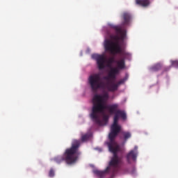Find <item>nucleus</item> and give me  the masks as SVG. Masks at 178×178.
I'll return each mask as SVG.
<instances>
[{
    "instance_id": "9d476101",
    "label": "nucleus",
    "mask_w": 178,
    "mask_h": 178,
    "mask_svg": "<svg viewBox=\"0 0 178 178\" xmlns=\"http://www.w3.org/2000/svg\"><path fill=\"white\" fill-rule=\"evenodd\" d=\"M122 26H129L131 20V15L129 13H124L122 14Z\"/></svg>"
},
{
    "instance_id": "6e6552de",
    "label": "nucleus",
    "mask_w": 178,
    "mask_h": 178,
    "mask_svg": "<svg viewBox=\"0 0 178 178\" xmlns=\"http://www.w3.org/2000/svg\"><path fill=\"white\" fill-rule=\"evenodd\" d=\"M92 58L96 60L98 69L99 70H104V68L105 67V61L106 60L105 55L97 54H92Z\"/></svg>"
},
{
    "instance_id": "f257e3e1",
    "label": "nucleus",
    "mask_w": 178,
    "mask_h": 178,
    "mask_svg": "<svg viewBox=\"0 0 178 178\" xmlns=\"http://www.w3.org/2000/svg\"><path fill=\"white\" fill-rule=\"evenodd\" d=\"M119 104H114L111 105H105L99 106V109H97L95 114L93 113H90V119L95 123V124H98L101 126L102 124V122L101 121V117L99 113H104L105 112V109L108 111L110 115H115L113 118V123L111 127V132L108 134V138L110 142L108 143V147L110 152H112L113 157L108 163V166L104 170H99L98 169L93 170L94 175H96L98 177H105L106 175H109V173H115L118 168H119V165L122 163V157L118 155V152L120 151V146H119L115 141V138L118 137V135L120 133L122 130V127L119 125V118L123 119V120H126L127 119V115L126 113L122 110H118Z\"/></svg>"
},
{
    "instance_id": "4468645a",
    "label": "nucleus",
    "mask_w": 178,
    "mask_h": 178,
    "mask_svg": "<svg viewBox=\"0 0 178 178\" xmlns=\"http://www.w3.org/2000/svg\"><path fill=\"white\" fill-rule=\"evenodd\" d=\"M118 60H115V57H110L107 60V66L111 67L113 63H116Z\"/></svg>"
},
{
    "instance_id": "6ab92c4d",
    "label": "nucleus",
    "mask_w": 178,
    "mask_h": 178,
    "mask_svg": "<svg viewBox=\"0 0 178 178\" xmlns=\"http://www.w3.org/2000/svg\"><path fill=\"white\" fill-rule=\"evenodd\" d=\"M104 80H106L107 81H111V78L109 77V75L108 76H104L103 77Z\"/></svg>"
},
{
    "instance_id": "ddd939ff",
    "label": "nucleus",
    "mask_w": 178,
    "mask_h": 178,
    "mask_svg": "<svg viewBox=\"0 0 178 178\" xmlns=\"http://www.w3.org/2000/svg\"><path fill=\"white\" fill-rule=\"evenodd\" d=\"M161 69H162V63H159L150 67L149 70L150 72H159Z\"/></svg>"
},
{
    "instance_id": "a211bd4d",
    "label": "nucleus",
    "mask_w": 178,
    "mask_h": 178,
    "mask_svg": "<svg viewBox=\"0 0 178 178\" xmlns=\"http://www.w3.org/2000/svg\"><path fill=\"white\" fill-rule=\"evenodd\" d=\"M103 119H104V120H108V119H109V117L108 116V115H106V114H104L103 115Z\"/></svg>"
},
{
    "instance_id": "9b49d317",
    "label": "nucleus",
    "mask_w": 178,
    "mask_h": 178,
    "mask_svg": "<svg viewBox=\"0 0 178 178\" xmlns=\"http://www.w3.org/2000/svg\"><path fill=\"white\" fill-rule=\"evenodd\" d=\"M120 140H123L124 143H127L129 138H131V133L129 131H122L120 136Z\"/></svg>"
},
{
    "instance_id": "dca6fc26",
    "label": "nucleus",
    "mask_w": 178,
    "mask_h": 178,
    "mask_svg": "<svg viewBox=\"0 0 178 178\" xmlns=\"http://www.w3.org/2000/svg\"><path fill=\"white\" fill-rule=\"evenodd\" d=\"M170 62H171L172 66H173L174 67L178 68V60H171Z\"/></svg>"
},
{
    "instance_id": "f03ea898",
    "label": "nucleus",
    "mask_w": 178,
    "mask_h": 178,
    "mask_svg": "<svg viewBox=\"0 0 178 178\" xmlns=\"http://www.w3.org/2000/svg\"><path fill=\"white\" fill-rule=\"evenodd\" d=\"M127 79L128 77L125 76L117 83L113 81H108L105 85V83H104L101 79V74L97 73L93 74L89 76L88 83L93 92H97L99 88H102V90H105V88H106L108 91L115 92V91H118L119 87H120L122 84H124V82L127 81Z\"/></svg>"
},
{
    "instance_id": "20e7f679",
    "label": "nucleus",
    "mask_w": 178,
    "mask_h": 178,
    "mask_svg": "<svg viewBox=\"0 0 178 178\" xmlns=\"http://www.w3.org/2000/svg\"><path fill=\"white\" fill-rule=\"evenodd\" d=\"M104 50L111 55L121 54L122 56H129V53L123 51L119 43L113 42L112 40L106 39L104 42Z\"/></svg>"
},
{
    "instance_id": "0eeeda50",
    "label": "nucleus",
    "mask_w": 178,
    "mask_h": 178,
    "mask_svg": "<svg viewBox=\"0 0 178 178\" xmlns=\"http://www.w3.org/2000/svg\"><path fill=\"white\" fill-rule=\"evenodd\" d=\"M110 27L115 30L117 35H113L111 33H108L111 40H113L114 41H118L122 40H124L126 38V30H123L122 27L119 26H115L113 24H110Z\"/></svg>"
},
{
    "instance_id": "39448f33",
    "label": "nucleus",
    "mask_w": 178,
    "mask_h": 178,
    "mask_svg": "<svg viewBox=\"0 0 178 178\" xmlns=\"http://www.w3.org/2000/svg\"><path fill=\"white\" fill-rule=\"evenodd\" d=\"M109 99V94L108 92H105L102 95H95L92 99L93 106L92 108V112L93 115L97 112L98 109H99V106L102 105L105 106V104H106V101Z\"/></svg>"
},
{
    "instance_id": "f3484780",
    "label": "nucleus",
    "mask_w": 178,
    "mask_h": 178,
    "mask_svg": "<svg viewBox=\"0 0 178 178\" xmlns=\"http://www.w3.org/2000/svg\"><path fill=\"white\" fill-rule=\"evenodd\" d=\"M54 176H55V170H54V169H51L49 172V177H54Z\"/></svg>"
},
{
    "instance_id": "423d86ee",
    "label": "nucleus",
    "mask_w": 178,
    "mask_h": 178,
    "mask_svg": "<svg viewBox=\"0 0 178 178\" xmlns=\"http://www.w3.org/2000/svg\"><path fill=\"white\" fill-rule=\"evenodd\" d=\"M117 67L111 68L108 73V77L111 80H116V74H119L120 70L126 69V60L122 58L116 62Z\"/></svg>"
},
{
    "instance_id": "1a4fd4ad",
    "label": "nucleus",
    "mask_w": 178,
    "mask_h": 178,
    "mask_svg": "<svg viewBox=\"0 0 178 178\" xmlns=\"http://www.w3.org/2000/svg\"><path fill=\"white\" fill-rule=\"evenodd\" d=\"M137 146H135L134 150H131L127 154V161L128 163H131V162H136L137 161Z\"/></svg>"
},
{
    "instance_id": "f8f14e48",
    "label": "nucleus",
    "mask_w": 178,
    "mask_h": 178,
    "mask_svg": "<svg viewBox=\"0 0 178 178\" xmlns=\"http://www.w3.org/2000/svg\"><path fill=\"white\" fill-rule=\"evenodd\" d=\"M136 4L143 8H147L151 4V0H136Z\"/></svg>"
},
{
    "instance_id": "7ed1b4c3",
    "label": "nucleus",
    "mask_w": 178,
    "mask_h": 178,
    "mask_svg": "<svg viewBox=\"0 0 178 178\" xmlns=\"http://www.w3.org/2000/svg\"><path fill=\"white\" fill-rule=\"evenodd\" d=\"M79 148H80V140H74L72 143V147L67 149L63 154V156H58L54 158L55 162L57 163H60L65 161L67 165H73L76 163L79 156L80 155V152H79Z\"/></svg>"
},
{
    "instance_id": "2eb2a0df",
    "label": "nucleus",
    "mask_w": 178,
    "mask_h": 178,
    "mask_svg": "<svg viewBox=\"0 0 178 178\" xmlns=\"http://www.w3.org/2000/svg\"><path fill=\"white\" fill-rule=\"evenodd\" d=\"M90 138V135L88 134H86L85 135H83L81 137V140L82 141H87Z\"/></svg>"
}]
</instances>
